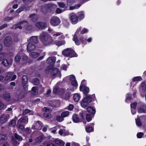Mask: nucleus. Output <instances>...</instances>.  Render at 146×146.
Wrapping results in <instances>:
<instances>
[{
	"mask_svg": "<svg viewBox=\"0 0 146 146\" xmlns=\"http://www.w3.org/2000/svg\"><path fill=\"white\" fill-rule=\"evenodd\" d=\"M12 40L11 37L10 36H7L5 38L4 41V44L5 46H9L11 44Z\"/></svg>",
	"mask_w": 146,
	"mask_h": 146,
	"instance_id": "obj_12",
	"label": "nucleus"
},
{
	"mask_svg": "<svg viewBox=\"0 0 146 146\" xmlns=\"http://www.w3.org/2000/svg\"><path fill=\"white\" fill-rule=\"evenodd\" d=\"M56 120L58 122H60L64 120V118L61 116L58 115L56 117Z\"/></svg>",
	"mask_w": 146,
	"mask_h": 146,
	"instance_id": "obj_45",
	"label": "nucleus"
},
{
	"mask_svg": "<svg viewBox=\"0 0 146 146\" xmlns=\"http://www.w3.org/2000/svg\"><path fill=\"white\" fill-rule=\"evenodd\" d=\"M50 112H44L43 114V116L47 119H50L51 117V114L50 113Z\"/></svg>",
	"mask_w": 146,
	"mask_h": 146,
	"instance_id": "obj_34",
	"label": "nucleus"
},
{
	"mask_svg": "<svg viewBox=\"0 0 146 146\" xmlns=\"http://www.w3.org/2000/svg\"><path fill=\"white\" fill-rule=\"evenodd\" d=\"M9 117L7 114H2L0 117V123H5L7 121Z\"/></svg>",
	"mask_w": 146,
	"mask_h": 146,
	"instance_id": "obj_16",
	"label": "nucleus"
},
{
	"mask_svg": "<svg viewBox=\"0 0 146 146\" xmlns=\"http://www.w3.org/2000/svg\"><path fill=\"white\" fill-rule=\"evenodd\" d=\"M29 17L31 19L32 21L35 22L37 20L38 17L37 15L35 14H33L29 15Z\"/></svg>",
	"mask_w": 146,
	"mask_h": 146,
	"instance_id": "obj_25",
	"label": "nucleus"
},
{
	"mask_svg": "<svg viewBox=\"0 0 146 146\" xmlns=\"http://www.w3.org/2000/svg\"><path fill=\"white\" fill-rule=\"evenodd\" d=\"M141 89L143 92H145L146 90V85L144 83H142L141 85Z\"/></svg>",
	"mask_w": 146,
	"mask_h": 146,
	"instance_id": "obj_38",
	"label": "nucleus"
},
{
	"mask_svg": "<svg viewBox=\"0 0 146 146\" xmlns=\"http://www.w3.org/2000/svg\"><path fill=\"white\" fill-rule=\"evenodd\" d=\"M88 31V29L84 28L80 32V33L81 34L83 35L85 33H87Z\"/></svg>",
	"mask_w": 146,
	"mask_h": 146,
	"instance_id": "obj_59",
	"label": "nucleus"
},
{
	"mask_svg": "<svg viewBox=\"0 0 146 146\" xmlns=\"http://www.w3.org/2000/svg\"><path fill=\"white\" fill-rule=\"evenodd\" d=\"M21 52H19L17 54L15 58V60L17 62H19L21 59L20 56L21 55Z\"/></svg>",
	"mask_w": 146,
	"mask_h": 146,
	"instance_id": "obj_37",
	"label": "nucleus"
},
{
	"mask_svg": "<svg viewBox=\"0 0 146 146\" xmlns=\"http://www.w3.org/2000/svg\"><path fill=\"white\" fill-rule=\"evenodd\" d=\"M81 5L80 4H78L73 6H70V9L72 10L74 9H77L79 8Z\"/></svg>",
	"mask_w": 146,
	"mask_h": 146,
	"instance_id": "obj_49",
	"label": "nucleus"
},
{
	"mask_svg": "<svg viewBox=\"0 0 146 146\" xmlns=\"http://www.w3.org/2000/svg\"><path fill=\"white\" fill-rule=\"evenodd\" d=\"M28 119L27 116H23L19 120V121L22 123H25Z\"/></svg>",
	"mask_w": 146,
	"mask_h": 146,
	"instance_id": "obj_31",
	"label": "nucleus"
},
{
	"mask_svg": "<svg viewBox=\"0 0 146 146\" xmlns=\"http://www.w3.org/2000/svg\"><path fill=\"white\" fill-rule=\"evenodd\" d=\"M18 122H17V124H18ZM17 127L18 128H19V129H21L22 131H25V127L23 125H22L21 124H17Z\"/></svg>",
	"mask_w": 146,
	"mask_h": 146,
	"instance_id": "obj_52",
	"label": "nucleus"
},
{
	"mask_svg": "<svg viewBox=\"0 0 146 146\" xmlns=\"http://www.w3.org/2000/svg\"><path fill=\"white\" fill-rule=\"evenodd\" d=\"M137 102H133L131 104V108L136 109V107L137 105Z\"/></svg>",
	"mask_w": 146,
	"mask_h": 146,
	"instance_id": "obj_54",
	"label": "nucleus"
},
{
	"mask_svg": "<svg viewBox=\"0 0 146 146\" xmlns=\"http://www.w3.org/2000/svg\"><path fill=\"white\" fill-rule=\"evenodd\" d=\"M69 115V112L68 111H66L62 112L61 114V116L63 118L66 117L68 116Z\"/></svg>",
	"mask_w": 146,
	"mask_h": 146,
	"instance_id": "obj_36",
	"label": "nucleus"
},
{
	"mask_svg": "<svg viewBox=\"0 0 146 146\" xmlns=\"http://www.w3.org/2000/svg\"><path fill=\"white\" fill-rule=\"evenodd\" d=\"M35 26L39 29H42L46 27V25L44 22H38L35 24Z\"/></svg>",
	"mask_w": 146,
	"mask_h": 146,
	"instance_id": "obj_13",
	"label": "nucleus"
},
{
	"mask_svg": "<svg viewBox=\"0 0 146 146\" xmlns=\"http://www.w3.org/2000/svg\"><path fill=\"white\" fill-rule=\"evenodd\" d=\"M25 130L27 133H31L32 131L31 130L29 127H27Z\"/></svg>",
	"mask_w": 146,
	"mask_h": 146,
	"instance_id": "obj_63",
	"label": "nucleus"
},
{
	"mask_svg": "<svg viewBox=\"0 0 146 146\" xmlns=\"http://www.w3.org/2000/svg\"><path fill=\"white\" fill-rule=\"evenodd\" d=\"M31 112V111L30 110L28 109H25L23 110L22 115H25L28 113H30Z\"/></svg>",
	"mask_w": 146,
	"mask_h": 146,
	"instance_id": "obj_55",
	"label": "nucleus"
},
{
	"mask_svg": "<svg viewBox=\"0 0 146 146\" xmlns=\"http://www.w3.org/2000/svg\"><path fill=\"white\" fill-rule=\"evenodd\" d=\"M25 7H26L25 6H22L17 10L16 11V12L17 13H19L22 11L23 9H24L25 8Z\"/></svg>",
	"mask_w": 146,
	"mask_h": 146,
	"instance_id": "obj_58",
	"label": "nucleus"
},
{
	"mask_svg": "<svg viewBox=\"0 0 146 146\" xmlns=\"http://www.w3.org/2000/svg\"><path fill=\"white\" fill-rule=\"evenodd\" d=\"M142 80V78L140 76L135 77L132 79V81L133 82L139 81Z\"/></svg>",
	"mask_w": 146,
	"mask_h": 146,
	"instance_id": "obj_35",
	"label": "nucleus"
},
{
	"mask_svg": "<svg viewBox=\"0 0 146 146\" xmlns=\"http://www.w3.org/2000/svg\"><path fill=\"white\" fill-rule=\"evenodd\" d=\"M28 23L27 21H23L19 22L17 24H16L14 28L16 29L17 28H19L21 29L22 28V26L23 27H25L28 24Z\"/></svg>",
	"mask_w": 146,
	"mask_h": 146,
	"instance_id": "obj_8",
	"label": "nucleus"
},
{
	"mask_svg": "<svg viewBox=\"0 0 146 146\" xmlns=\"http://www.w3.org/2000/svg\"><path fill=\"white\" fill-rule=\"evenodd\" d=\"M58 6L62 8H64L65 6V5L62 2H58Z\"/></svg>",
	"mask_w": 146,
	"mask_h": 146,
	"instance_id": "obj_61",
	"label": "nucleus"
},
{
	"mask_svg": "<svg viewBox=\"0 0 146 146\" xmlns=\"http://www.w3.org/2000/svg\"><path fill=\"white\" fill-rule=\"evenodd\" d=\"M54 64H49L46 67L45 70V73L47 74L49 73L50 71V74L52 76H54L56 75L58 72H59L60 76H61V74L59 72L58 69L56 67H54Z\"/></svg>",
	"mask_w": 146,
	"mask_h": 146,
	"instance_id": "obj_2",
	"label": "nucleus"
},
{
	"mask_svg": "<svg viewBox=\"0 0 146 146\" xmlns=\"http://www.w3.org/2000/svg\"><path fill=\"white\" fill-rule=\"evenodd\" d=\"M2 64H9V63L8 62L6 59H4L3 60L2 62Z\"/></svg>",
	"mask_w": 146,
	"mask_h": 146,
	"instance_id": "obj_64",
	"label": "nucleus"
},
{
	"mask_svg": "<svg viewBox=\"0 0 146 146\" xmlns=\"http://www.w3.org/2000/svg\"><path fill=\"white\" fill-rule=\"evenodd\" d=\"M28 41L29 42H33L35 44H36L38 41V37L37 36H32L28 40Z\"/></svg>",
	"mask_w": 146,
	"mask_h": 146,
	"instance_id": "obj_18",
	"label": "nucleus"
},
{
	"mask_svg": "<svg viewBox=\"0 0 146 146\" xmlns=\"http://www.w3.org/2000/svg\"><path fill=\"white\" fill-rule=\"evenodd\" d=\"M62 54L65 56L70 57H76L78 55L72 49L68 48L64 50L62 52Z\"/></svg>",
	"mask_w": 146,
	"mask_h": 146,
	"instance_id": "obj_4",
	"label": "nucleus"
},
{
	"mask_svg": "<svg viewBox=\"0 0 146 146\" xmlns=\"http://www.w3.org/2000/svg\"><path fill=\"white\" fill-rule=\"evenodd\" d=\"M70 80L71 81V84L74 87H77L78 85V82L76 79L75 76L74 75H71L70 76Z\"/></svg>",
	"mask_w": 146,
	"mask_h": 146,
	"instance_id": "obj_11",
	"label": "nucleus"
},
{
	"mask_svg": "<svg viewBox=\"0 0 146 146\" xmlns=\"http://www.w3.org/2000/svg\"><path fill=\"white\" fill-rule=\"evenodd\" d=\"M22 84L23 88V89L25 91H27L28 89V82L24 83H22Z\"/></svg>",
	"mask_w": 146,
	"mask_h": 146,
	"instance_id": "obj_48",
	"label": "nucleus"
},
{
	"mask_svg": "<svg viewBox=\"0 0 146 146\" xmlns=\"http://www.w3.org/2000/svg\"><path fill=\"white\" fill-rule=\"evenodd\" d=\"M60 22L59 18L57 17H53L50 20V23L52 25L54 26L58 25Z\"/></svg>",
	"mask_w": 146,
	"mask_h": 146,
	"instance_id": "obj_6",
	"label": "nucleus"
},
{
	"mask_svg": "<svg viewBox=\"0 0 146 146\" xmlns=\"http://www.w3.org/2000/svg\"><path fill=\"white\" fill-rule=\"evenodd\" d=\"M3 97L5 100L8 101H9L11 98L10 93L8 92H5L3 93Z\"/></svg>",
	"mask_w": 146,
	"mask_h": 146,
	"instance_id": "obj_21",
	"label": "nucleus"
},
{
	"mask_svg": "<svg viewBox=\"0 0 146 146\" xmlns=\"http://www.w3.org/2000/svg\"><path fill=\"white\" fill-rule=\"evenodd\" d=\"M80 97V95L78 94H75L73 96V99L75 102H78L79 100Z\"/></svg>",
	"mask_w": 146,
	"mask_h": 146,
	"instance_id": "obj_26",
	"label": "nucleus"
},
{
	"mask_svg": "<svg viewBox=\"0 0 146 146\" xmlns=\"http://www.w3.org/2000/svg\"><path fill=\"white\" fill-rule=\"evenodd\" d=\"M56 60L55 56H52L49 57L47 59V62L48 64H54Z\"/></svg>",
	"mask_w": 146,
	"mask_h": 146,
	"instance_id": "obj_19",
	"label": "nucleus"
},
{
	"mask_svg": "<svg viewBox=\"0 0 146 146\" xmlns=\"http://www.w3.org/2000/svg\"><path fill=\"white\" fill-rule=\"evenodd\" d=\"M73 122L75 123H78L81 122L80 119L77 114L73 115L72 117Z\"/></svg>",
	"mask_w": 146,
	"mask_h": 146,
	"instance_id": "obj_22",
	"label": "nucleus"
},
{
	"mask_svg": "<svg viewBox=\"0 0 146 146\" xmlns=\"http://www.w3.org/2000/svg\"><path fill=\"white\" fill-rule=\"evenodd\" d=\"M91 126H92V125H93L94 123H92V124H91ZM94 127H92V126H88V127H86L85 129L87 133H90L93 131H94Z\"/></svg>",
	"mask_w": 146,
	"mask_h": 146,
	"instance_id": "obj_27",
	"label": "nucleus"
},
{
	"mask_svg": "<svg viewBox=\"0 0 146 146\" xmlns=\"http://www.w3.org/2000/svg\"><path fill=\"white\" fill-rule=\"evenodd\" d=\"M28 77L26 75H23L22 78V83H24L28 82Z\"/></svg>",
	"mask_w": 146,
	"mask_h": 146,
	"instance_id": "obj_40",
	"label": "nucleus"
},
{
	"mask_svg": "<svg viewBox=\"0 0 146 146\" xmlns=\"http://www.w3.org/2000/svg\"><path fill=\"white\" fill-rule=\"evenodd\" d=\"M41 122L40 121H37L36 123H35L33 126L32 129L36 130H40L42 128L41 124Z\"/></svg>",
	"mask_w": 146,
	"mask_h": 146,
	"instance_id": "obj_14",
	"label": "nucleus"
},
{
	"mask_svg": "<svg viewBox=\"0 0 146 146\" xmlns=\"http://www.w3.org/2000/svg\"><path fill=\"white\" fill-rule=\"evenodd\" d=\"M81 27H80L77 29L73 38V40L75 42V44L77 45H79L81 42H82L83 44H86V39L85 38L82 37L80 38V40H78V38L77 35L78 34L79 32L81 31Z\"/></svg>",
	"mask_w": 146,
	"mask_h": 146,
	"instance_id": "obj_3",
	"label": "nucleus"
},
{
	"mask_svg": "<svg viewBox=\"0 0 146 146\" xmlns=\"http://www.w3.org/2000/svg\"><path fill=\"white\" fill-rule=\"evenodd\" d=\"M45 137L43 135H40L35 139V141L38 143H40L42 142L44 140Z\"/></svg>",
	"mask_w": 146,
	"mask_h": 146,
	"instance_id": "obj_24",
	"label": "nucleus"
},
{
	"mask_svg": "<svg viewBox=\"0 0 146 146\" xmlns=\"http://www.w3.org/2000/svg\"><path fill=\"white\" fill-rule=\"evenodd\" d=\"M13 74V73L12 72H8L5 78V80L8 81L9 80H11Z\"/></svg>",
	"mask_w": 146,
	"mask_h": 146,
	"instance_id": "obj_28",
	"label": "nucleus"
},
{
	"mask_svg": "<svg viewBox=\"0 0 146 146\" xmlns=\"http://www.w3.org/2000/svg\"><path fill=\"white\" fill-rule=\"evenodd\" d=\"M92 101V98L91 95L86 96L82 100L81 105L83 107H85L88 106L90 103Z\"/></svg>",
	"mask_w": 146,
	"mask_h": 146,
	"instance_id": "obj_5",
	"label": "nucleus"
},
{
	"mask_svg": "<svg viewBox=\"0 0 146 146\" xmlns=\"http://www.w3.org/2000/svg\"><path fill=\"white\" fill-rule=\"evenodd\" d=\"M137 111L139 113H146V104L143 103L141 104L138 107Z\"/></svg>",
	"mask_w": 146,
	"mask_h": 146,
	"instance_id": "obj_7",
	"label": "nucleus"
},
{
	"mask_svg": "<svg viewBox=\"0 0 146 146\" xmlns=\"http://www.w3.org/2000/svg\"><path fill=\"white\" fill-rule=\"evenodd\" d=\"M33 83L35 85L38 86L40 83V80L37 78H36L33 80Z\"/></svg>",
	"mask_w": 146,
	"mask_h": 146,
	"instance_id": "obj_33",
	"label": "nucleus"
},
{
	"mask_svg": "<svg viewBox=\"0 0 146 146\" xmlns=\"http://www.w3.org/2000/svg\"><path fill=\"white\" fill-rule=\"evenodd\" d=\"M52 35V37L49 36L48 34L45 32H42L40 35L39 38L40 41L45 46L54 44L53 39H56V37L60 36V38L64 39L65 36L61 32H54L51 33Z\"/></svg>",
	"mask_w": 146,
	"mask_h": 146,
	"instance_id": "obj_1",
	"label": "nucleus"
},
{
	"mask_svg": "<svg viewBox=\"0 0 146 146\" xmlns=\"http://www.w3.org/2000/svg\"><path fill=\"white\" fill-rule=\"evenodd\" d=\"M74 108L73 105L72 104H70L68 106V109L70 111L72 110Z\"/></svg>",
	"mask_w": 146,
	"mask_h": 146,
	"instance_id": "obj_62",
	"label": "nucleus"
},
{
	"mask_svg": "<svg viewBox=\"0 0 146 146\" xmlns=\"http://www.w3.org/2000/svg\"><path fill=\"white\" fill-rule=\"evenodd\" d=\"M144 135V134L142 132H139L137 133V137L138 138H141Z\"/></svg>",
	"mask_w": 146,
	"mask_h": 146,
	"instance_id": "obj_57",
	"label": "nucleus"
},
{
	"mask_svg": "<svg viewBox=\"0 0 146 146\" xmlns=\"http://www.w3.org/2000/svg\"><path fill=\"white\" fill-rule=\"evenodd\" d=\"M16 123V121L15 119H13L11 121V122L9 123V125L11 127L15 125Z\"/></svg>",
	"mask_w": 146,
	"mask_h": 146,
	"instance_id": "obj_47",
	"label": "nucleus"
},
{
	"mask_svg": "<svg viewBox=\"0 0 146 146\" xmlns=\"http://www.w3.org/2000/svg\"><path fill=\"white\" fill-rule=\"evenodd\" d=\"M71 92L70 91V89L68 88L67 91L66 92L65 96V98L66 99L68 100L70 98L71 96Z\"/></svg>",
	"mask_w": 146,
	"mask_h": 146,
	"instance_id": "obj_29",
	"label": "nucleus"
},
{
	"mask_svg": "<svg viewBox=\"0 0 146 146\" xmlns=\"http://www.w3.org/2000/svg\"><path fill=\"white\" fill-rule=\"evenodd\" d=\"M86 120L88 122H90L92 119V117L90 114H87L86 115Z\"/></svg>",
	"mask_w": 146,
	"mask_h": 146,
	"instance_id": "obj_43",
	"label": "nucleus"
},
{
	"mask_svg": "<svg viewBox=\"0 0 146 146\" xmlns=\"http://www.w3.org/2000/svg\"><path fill=\"white\" fill-rule=\"evenodd\" d=\"M70 18L72 24H75L78 23V17L74 13L70 14Z\"/></svg>",
	"mask_w": 146,
	"mask_h": 146,
	"instance_id": "obj_9",
	"label": "nucleus"
},
{
	"mask_svg": "<svg viewBox=\"0 0 146 146\" xmlns=\"http://www.w3.org/2000/svg\"><path fill=\"white\" fill-rule=\"evenodd\" d=\"M76 0H68L67 2V5L68 6H70L72 5L73 3L76 2Z\"/></svg>",
	"mask_w": 146,
	"mask_h": 146,
	"instance_id": "obj_39",
	"label": "nucleus"
},
{
	"mask_svg": "<svg viewBox=\"0 0 146 146\" xmlns=\"http://www.w3.org/2000/svg\"><path fill=\"white\" fill-rule=\"evenodd\" d=\"M54 44H55L57 46H59L65 44V41L64 40L58 41L57 40H53Z\"/></svg>",
	"mask_w": 146,
	"mask_h": 146,
	"instance_id": "obj_23",
	"label": "nucleus"
},
{
	"mask_svg": "<svg viewBox=\"0 0 146 146\" xmlns=\"http://www.w3.org/2000/svg\"><path fill=\"white\" fill-rule=\"evenodd\" d=\"M21 56L24 60H26L28 59L27 56L24 54L22 52H21Z\"/></svg>",
	"mask_w": 146,
	"mask_h": 146,
	"instance_id": "obj_56",
	"label": "nucleus"
},
{
	"mask_svg": "<svg viewBox=\"0 0 146 146\" xmlns=\"http://www.w3.org/2000/svg\"><path fill=\"white\" fill-rule=\"evenodd\" d=\"M80 90L83 92L84 94H86L89 93L90 89L89 87L85 85H81L80 86Z\"/></svg>",
	"mask_w": 146,
	"mask_h": 146,
	"instance_id": "obj_10",
	"label": "nucleus"
},
{
	"mask_svg": "<svg viewBox=\"0 0 146 146\" xmlns=\"http://www.w3.org/2000/svg\"><path fill=\"white\" fill-rule=\"evenodd\" d=\"M35 48V46L33 43L29 42L27 47V50L28 52L33 50Z\"/></svg>",
	"mask_w": 146,
	"mask_h": 146,
	"instance_id": "obj_17",
	"label": "nucleus"
},
{
	"mask_svg": "<svg viewBox=\"0 0 146 146\" xmlns=\"http://www.w3.org/2000/svg\"><path fill=\"white\" fill-rule=\"evenodd\" d=\"M78 19L81 20L84 18V13L82 11L79 12L78 13Z\"/></svg>",
	"mask_w": 146,
	"mask_h": 146,
	"instance_id": "obj_30",
	"label": "nucleus"
},
{
	"mask_svg": "<svg viewBox=\"0 0 146 146\" xmlns=\"http://www.w3.org/2000/svg\"><path fill=\"white\" fill-rule=\"evenodd\" d=\"M43 111L44 112H50V110L46 107H44L43 109Z\"/></svg>",
	"mask_w": 146,
	"mask_h": 146,
	"instance_id": "obj_60",
	"label": "nucleus"
},
{
	"mask_svg": "<svg viewBox=\"0 0 146 146\" xmlns=\"http://www.w3.org/2000/svg\"><path fill=\"white\" fill-rule=\"evenodd\" d=\"M15 137L16 139L18 140L19 141H21L22 140V137L18 134L15 133Z\"/></svg>",
	"mask_w": 146,
	"mask_h": 146,
	"instance_id": "obj_50",
	"label": "nucleus"
},
{
	"mask_svg": "<svg viewBox=\"0 0 146 146\" xmlns=\"http://www.w3.org/2000/svg\"><path fill=\"white\" fill-rule=\"evenodd\" d=\"M136 125L138 126H140L142 125V123L139 118H138L136 119Z\"/></svg>",
	"mask_w": 146,
	"mask_h": 146,
	"instance_id": "obj_46",
	"label": "nucleus"
},
{
	"mask_svg": "<svg viewBox=\"0 0 146 146\" xmlns=\"http://www.w3.org/2000/svg\"><path fill=\"white\" fill-rule=\"evenodd\" d=\"M87 111L92 115H94L96 113V110L93 107L89 106L87 108Z\"/></svg>",
	"mask_w": 146,
	"mask_h": 146,
	"instance_id": "obj_20",
	"label": "nucleus"
},
{
	"mask_svg": "<svg viewBox=\"0 0 146 146\" xmlns=\"http://www.w3.org/2000/svg\"><path fill=\"white\" fill-rule=\"evenodd\" d=\"M60 88L56 86H55L53 90V92L54 94H56L58 93Z\"/></svg>",
	"mask_w": 146,
	"mask_h": 146,
	"instance_id": "obj_41",
	"label": "nucleus"
},
{
	"mask_svg": "<svg viewBox=\"0 0 146 146\" xmlns=\"http://www.w3.org/2000/svg\"><path fill=\"white\" fill-rule=\"evenodd\" d=\"M48 104L49 106L53 108H56L59 106L58 101L54 100L48 102Z\"/></svg>",
	"mask_w": 146,
	"mask_h": 146,
	"instance_id": "obj_15",
	"label": "nucleus"
},
{
	"mask_svg": "<svg viewBox=\"0 0 146 146\" xmlns=\"http://www.w3.org/2000/svg\"><path fill=\"white\" fill-rule=\"evenodd\" d=\"M38 87L37 86H34L33 87L32 89V91L34 93L35 95H36L37 94V92H36V91L38 90Z\"/></svg>",
	"mask_w": 146,
	"mask_h": 146,
	"instance_id": "obj_51",
	"label": "nucleus"
},
{
	"mask_svg": "<svg viewBox=\"0 0 146 146\" xmlns=\"http://www.w3.org/2000/svg\"><path fill=\"white\" fill-rule=\"evenodd\" d=\"M7 139V137L6 135L0 133V140H5Z\"/></svg>",
	"mask_w": 146,
	"mask_h": 146,
	"instance_id": "obj_44",
	"label": "nucleus"
},
{
	"mask_svg": "<svg viewBox=\"0 0 146 146\" xmlns=\"http://www.w3.org/2000/svg\"><path fill=\"white\" fill-rule=\"evenodd\" d=\"M25 93L24 92H21L18 95V99H21L25 97Z\"/></svg>",
	"mask_w": 146,
	"mask_h": 146,
	"instance_id": "obj_53",
	"label": "nucleus"
},
{
	"mask_svg": "<svg viewBox=\"0 0 146 146\" xmlns=\"http://www.w3.org/2000/svg\"><path fill=\"white\" fill-rule=\"evenodd\" d=\"M56 143L60 146H63L64 144V142L60 140H58L56 141Z\"/></svg>",
	"mask_w": 146,
	"mask_h": 146,
	"instance_id": "obj_42",
	"label": "nucleus"
},
{
	"mask_svg": "<svg viewBox=\"0 0 146 146\" xmlns=\"http://www.w3.org/2000/svg\"><path fill=\"white\" fill-rule=\"evenodd\" d=\"M40 55L39 53L33 52L30 53V55L33 58H35L38 57Z\"/></svg>",
	"mask_w": 146,
	"mask_h": 146,
	"instance_id": "obj_32",
	"label": "nucleus"
}]
</instances>
